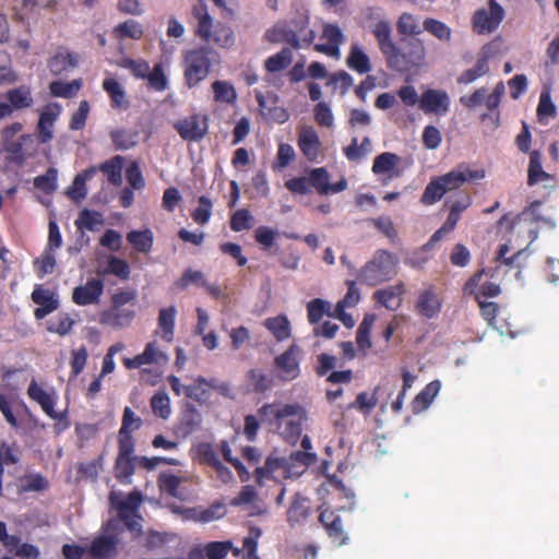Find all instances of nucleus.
Instances as JSON below:
<instances>
[{"mask_svg": "<svg viewBox=\"0 0 559 559\" xmlns=\"http://www.w3.org/2000/svg\"><path fill=\"white\" fill-rule=\"evenodd\" d=\"M304 418L305 411L298 404L296 414L289 415L284 420H281V427H277L276 430L287 442L295 443L301 435Z\"/></svg>", "mask_w": 559, "mask_h": 559, "instance_id": "22", "label": "nucleus"}, {"mask_svg": "<svg viewBox=\"0 0 559 559\" xmlns=\"http://www.w3.org/2000/svg\"><path fill=\"white\" fill-rule=\"evenodd\" d=\"M97 174V167L91 166L78 174L68 190V194L74 201L83 200L87 194L86 181L92 179Z\"/></svg>", "mask_w": 559, "mask_h": 559, "instance_id": "28", "label": "nucleus"}, {"mask_svg": "<svg viewBox=\"0 0 559 559\" xmlns=\"http://www.w3.org/2000/svg\"><path fill=\"white\" fill-rule=\"evenodd\" d=\"M372 34L388 68L397 72H406L424 62L425 46L423 41L418 38H402L401 47H399L392 39V27L389 21H379L374 25Z\"/></svg>", "mask_w": 559, "mask_h": 559, "instance_id": "1", "label": "nucleus"}, {"mask_svg": "<svg viewBox=\"0 0 559 559\" xmlns=\"http://www.w3.org/2000/svg\"><path fill=\"white\" fill-rule=\"evenodd\" d=\"M139 457L140 456L116 459L115 477L120 484H131V477L135 469V462L139 463Z\"/></svg>", "mask_w": 559, "mask_h": 559, "instance_id": "40", "label": "nucleus"}, {"mask_svg": "<svg viewBox=\"0 0 559 559\" xmlns=\"http://www.w3.org/2000/svg\"><path fill=\"white\" fill-rule=\"evenodd\" d=\"M440 388L441 384L438 380L429 382L413 400V412L419 413L427 409L439 393Z\"/></svg>", "mask_w": 559, "mask_h": 559, "instance_id": "31", "label": "nucleus"}, {"mask_svg": "<svg viewBox=\"0 0 559 559\" xmlns=\"http://www.w3.org/2000/svg\"><path fill=\"white\" fill-rule=\"evenodd\" d=\"M396 28L399 34L405 36H415L423 32L418 20L413 14L406 12L399 17Z\"/></svg>", "mask_w": 559, "mask_h": 559, "instance_id": "51", "label": "nucleus"}, {"mask_svg": "<svg viewBox=\"0 0 559 559\" xmlns=\"http://www.w3.org/2000/svg\"><path fill=\"white\" fill-rule=\"evenodd\" d=\"M297 144L309 162H316L321 154L322 144L317 131L311 126H305L299 130Z\"/></svg>", "mask_w": 559, "mask_h": 559, "instance_id": "17", "label": "nucleus"}, {"mask_svg": "<svg viewBox=\"0 0 559 559\" xmlns=\"http://www.w3.org/2000/svg\"><path fill=\"white\" fill-rule=\"evenodd\" d=\"M450 96L443 90L427 88L420 95L419 109L426 115L444 116L450 109Z\"/></svg>", "mask_w": 559, "mask_h": 559, "instance_id": "9", "label": "nucleus"}, {"mask_svg": "<svg viewBox=\"0 0 559 559\" xmlns=\"http://www.w3.org/2000/svg\"><path fill=\"white\" fill-rule=\"evenodd\" d=\"M104 293V282L100 278H90L84 285L73 288L72 301L78 306L96 305Z\"/></svg>", "mask_w": 559, "mask_h": 559, "instance_id": "12", "label": "nucleus"}, {"mask_svg": "<svg viewBox=\"0 0 559 559\" xmlns=\"http://www.w3.org/2000/svg\"><path fill=\"white\" fill-rule=\"evenodd\" d=\"M103 90L110 98V105L114 109L126 110L129 107V100L122 85L112 78L103 81Z\"/></svg>", "mask_w": 559, "mask_h": 559, "instance_id": "24", "label": "nucleus"}, {"mask_svg": "<svg viewBox=\"0 0 559 559\" xmlns=\"http://www.w3.org/2000/svg\"><path fill=\"white\" fill-rule=\"evenodd\" d=\"M488 7L489 10L478 9L473 15V28L478 34L495 32L504 17V10L496 0H489Z\"/></svg>", "mask_w": 559, "mask_h": 559, "instance_id": "8", "label": "nucleus"}, {"mask_svg": "<svg viewBox=\"0 0 559 559\" xmlns=\"http://www.w3.org/2000/svg\"><path fill=\"white\" fill-rule=\"evenodd\" d=\"M79 231H96L104 224L103 215L99 212L83 209L74 222Z\"/></svg>", "mask_w": 559, "mask_h": 559, "instance_id": "36", "label": "nucleus"}, {"mask_svg": "<svg viewBox=\"0 0 559 559\" xmlns=\"http://www.w3.org/2000/svg\"><path fill=\"white\" fill-rule=\"evenodd\" d=\"M48 487V480L40 474L25 475L21 483V490L24 492L43 491Z\"/></svg>", "mask_w": 559, "mask_h": 559, "instance_id": "63", "label": "nucleus"}, {"mask_svg": "<svg viewBox=\"0 0 559 559\" xmlns=\"http://www.w3.org/2000/svg\"><path fill=\"white\" fill-rule=\"evenodd\" d=\"M82 87L80 79L72 80L71 82L52 81L49 84V91L55 97L72 98Z\"/></svg>", "mask_w": 559, "mask_h": 559, "instance_id": "45", "label": "nucleus"}, {"mask_svg": "<svg viewBox=\"0 0 559 559\" xmlns=\"http://www.w3.org/2000/svg\"><path fill=\"white\" fill-rule=\"evenodd\" d=\"M299 346L292 344L284 353L275 357L274 366L280 371L281 380L293 381L299 377Z\"/></svg>", "mask_w": 559, "mask_h": 559, "instance_id": "10", "label": "nucleus"}, {"mask_svg": "<svg viewBox=\"0 0 559 559\" xmlns=\"http://www.w3.org/2000/svg\"><path fill=\"white\" fill-rule=\"evenodd\" d=\"M158 487L162 491L167 492L171 497L178 496V488L181 478L173 473H160L157 479Z\"/></svg>", "mask_w": 559, "mask_h": 559, "instance_id": "62", "label": "nucleus"}, {"mask_svg": "<svg viewBox=\"0 0 559 559\" xmlns=\"http://www.w3.org/2000/svg\"><path fill=\"white\" fill-rule=\"evenodd\" d=\"M489 72V64H488V55L486 52H481L475 66L471 69H467L461 73V75L457 78L459 84H469L474 81H476L478 78L484 76Z\"/></svg>", "mask_w": 559, "mask_h": 559, "instance_id": "35", "label": "nucleus"}, {"mask_svg": "<svg viewBox=\"0 0 559 559\" xmlns=\"http://www.w3.org/2000/svg\"><path fill=\"white\" fill-rule=\"evenodd\" d=\"M550 176L544 171L542 166V155L538 151H533L530 154V164L527 170V185L534 186L539 181L549 179Z\"/></svg>", "mask_w": 559, "mask_h": 559, "instance_id": "44", "label": "nucleus"}, {"mask_svg": "<svg viewBox=\"0 0 559 559\" xmlns=\"http://www.w3.org/2000/svg\"><path fill=\"white\" fill-rule=\"evenodd\" d=\"M31 298L38 306L34 310L36 320H43L59 308V300L56 294L50 289L44 288L41 285L35 286Z\"/></svg>", "mask_w": 559, "mask_h": 559, "instance_id": "16", "label": "nucleus"}, {"mask_svg": "<svg viewBox=\"0 0 559 559\" xmlns=\"http://www.w3.org/2000/svg\"><path fill=\"white\" fill-rule=\"evenodd\" d=\"M211 388H215L214 383L200 376L193 383L185 386V395L193 401L203 402L207 399Z\"/></svg>", "mask_w": 559, "mask_h": 559, "instance_id": "43", "label": "nucleus"}, {"mask_svg": "<svg viewBox=\"0 0 559 559\" xmlns=\"http://www.w3.org/2000/svg\"><path fill=\"white\" fill-rule=\"evenodd\" d=\"M116 543L111 537L95 538L90 546V555L94 559H105L115 550Z\"/></svg>", "mask_w": 559, "mask_h": 559, "instance_id": "48", "label": "nucleus"}, {"mask_svg": "<svg viewBox=\"0 0 559 559\" xmlns=\"http://www.w3.org/2000/svg\"><path fill=\"white\" fill-rule=\"evenodd\" d=\"M197 456L201 464L213 467L219 461L214 445L210 442H201L197 447Z\"/></svg>", "mask_w": 559, "mask_h": 559, "instance_id": "61", "label": "nucleus"}, {"mask_svg": "<svg viewBox=\"0 0 559 559\" xmlns=\"http://www.w3.org/2000/svg\"><path fill=\"white\" fill-rule=\"evenodd\" d=\"M74 323L75 321L70 317L69 313L62 312L58 314L56 321L48 322L47 331L50 333H56L60 336H66L71 332Z\"/></svg>", "mask_w": 559, "mask_h": 559, "instance_id": "56", "label": "nucleus"}, {"mask_svg": "<svg viewBox=\"0 0 559 559\" xmlns=\"http://www.w3.org/2000/svg\"><path fill=\"white\" fill-rule=\"evenodd\" d=\"M219 62V55L209 46H198L183 53V79L189 88L198 86L211 72L214 63Z\"/></svg>", "mask_w": 559, "mask_h": 559, "instance_id": "3", "label": "nucleus"}, {"mask_svg": "<svg viewBox=\"0 0 559 559\" xmlns=\"http://www.w3.org/2000/svg\"><path fill=\"white\" fill-rule=\"evenodd\" d=\"M201 413L194 405L188 403L181 413L178 429L183 436H189L201 426Z\"/></svg>", "mask_w": 559, "mask_h": 559, "instance_id": "26", "label": "nucleus"}, {"mask_svg": "<svg viewBox=\"0 0 559 559\" xmlns=\"http://www.w3.org/2000/svg\"><path fill=\"white\" fill-rule=\"evenodd\" d=\"M121 492L111 491L109 493V502L112 508L118 511L119 519L130 531H139L141 525L138 519V510L142 503V493L139 490L130 492L123 500Z\"/></svg>", "mask_w": 559, "mask_h": 559, "instance_id": "6", "label": "nucleus"}, {"mask_svg": "<svg viewBox=\"0 0 559 559\" xmlns=\"http://www.w3.org/2000/svg\"><path fill=\"white\" fill-rule=\"evenodd\" d=\"M122 166H123V157L120 155H116L109 160L104 162L97 167V171L100 170L105 175H107L108 181L111 185L119 186L122 182Z\"/></svg>", "mask_w": 559, "mask_h": 559, "instance_id": "41", "label": "nucleus"}, {"mask_svg": "<svg viewBox=\"0 0 559 559\" xmlns=\"http://www.w3.org/2000/svg\"><path fill=\"white\" fill-rule=\"evenodd\" d=\"M60 107L55 105V108H46L39 116L37 123L38 136L41 143L49 142L53 136V123L59 116Z\"/></svg>", "mask_w": 559, "mask_h": 559, "instance_id": "25", "label": "nucleus"}, {"mask_svg": "<svg viewBox=\"0 0 559 559\" xmlns=\"http://www.w3.org/2000/svg\"><path fill=\"white\" fill-rule=\"evenodd\" d=\"M143 34L142 25L134 20H127L116 25L111 32V35L118 40H123L126 38L139 40L142 38Z\"/></svg>", "mask_w": 559, "mask_h": 559, "instance_id": "38", "label": "nucleus"}, {"mask_svg": "<svg viewBox=\"0 0 559 559\" xmlns=\"http://www.w3.org/2000/svg\"><path fill=\"white\" fill-rule=\"evenodd\" d=\"M56 257L51 250H45V252L34 261L36 274L39 278H43L47 274H51L56 267Z\"/></svg>", "mask_w": 559, "mask_h": 559, "instance_id": "55", "label": "nucleus"}, {"mask_svg": "<svg viewBox=\"0 0 559 559\" xmlns=\"http://www.w3.org/2000/svg\"><path fill=\"white\" fill-rule=\"evenodd\" d=\"M5 98L13 107V110L29 108L34 102L31 88L25 85L9 90L5 94Z\"/></svg>", "mask_w": 559, "mask_h": 559, "instance_id": "34", "label": "nucleus"}, {"mask_svg": "<svg viewBox=\"0 0 559 559\" xmlns=\"http://www.w3.org/2000/svg\"><path fill=\"white\" fill-rule=\"evenodd\" d=\"M377 391L378 389L372 394L368 392L358 393L355 401L348 405V408L369 415L378 404Z\"/></svg>", "mask_w": 559, "mask_h": 559, "instance_id": "49", "label": "nucleus"}, {"mask_svg": "<svg viewBox=\"0 0 559 559\" xmlns=\"http://www.w3.org/2000/svg\"><path fill=\"white\" fill-rule=\"evenodd\" d=\"M370 223L382 233L391 242H395L399 239V233L394 226V223L390 216H379L371 218Z\"/></svg>", "mask_w": 559, "mask_h": 559, "instance_id": "59", "label": "nucleus"}, {"mask_svg": "<svg viewBox=\"0 0 559 559\" xmlns=\"http://www.w3.org/2000/svg\"><path fill=\"white\" fill-rule=\"evenodd\" d=\"M117 66L129 70L136 79L145 80L148 76L150 64L144 59H131L129 57L121 58L117 61Z\"/></svg>", "mask_w": 559, "mask_h": 559, "instance_id": "47", "label": "nucleus"}, {"mask_svg": "<svg viewBox=\"0 0 559 559\" xmlns=\"http://www.w3.org/2000/svg\"><path fill=\"white\" fill-rule=\"evenodd\" d=\"M285 188L294 195H307L314 189L320 195L338 193L347 188V180L341 178L330 183V174L325 167L312 168L308 176L293 177L285 181Z\"/></svg>", "mask_w": 559, "mask_h": 559, "instance_id": "2", "label": "nucleus"}, {"mask_svg": "<svg viewBox=\"0 0 559 559\" xmlns=\"http://www.w3.org/2000/svg\"><path fill=\"white\" fill-rule=\"evenodd\" d=\"M110 138L117 150L126 151L136 144L135 135L124 129L112 130Z\"/></svg>", "mask_w": 559, "mask_h": 559, "instance_id": "64", "label": "nucleus"}, {"mask_svg": "<svg viewBox=\"0 0 559 559\" xmlns=\"http://www.w3.org/2000/svg\"><path fill=\"white\" fill-rule=\"evenodd\" d=\"M145 80L148 81V85L151 88L157 92L165 91L168 86V80L164 72L163 63L159 62L154 64L153 70L148 71V76H146Z\"/></svg>", "mask_w": 559, "mask_h": 559, "instance_id": "58", "label": "nucleus"}, {"mask_svg": "<svg viewBox=\"0 0 559 559\" xmlns=\"http://www.w3.org/2000/svg\"><path fill=\"white\" fill-rule=\"evenodd\" d=\"M247 379L254 392L263 393L272 386V378L259 369H250Z\"/></svg>", "mask_w": 559, "mask_h": 559, "instance_id": "53", "label": "nucleus"}, {"mask_svg": "<svg viewBox=\"0 0 559 559\" xmlns=\"http://www.w3.org/2000/svg\"><path fill=\"white\" fill-rule=\"evenodd\" d=\"M298 404H283L274 402L264 404L258 409V415L261 423L267 424L271 428L275 429L281 427V420L287 416L296 414Z\"/></svg>", "mask_w": 559, "mask_h": 559, "instance_id": "11", "label": "nucleus"}, {"mask_svg": "<svg viewBox=\"0 0 559 559\" xmlns=\"http://www.w3.org/2000/svg\"><path fill=\"white\" fill-rule=\"evenodd\" d=\"M192 15L198 20L195 35L202 40L206 43L212 40L222 48H228L234 45L235 36L231 27L222 22L214 24L206 4L193 7Z\"/></svg>", "mask_w": 559, "mask_h": 559, "instance_id": "5", "label": "nucleus"}, {"mask_svg": "<svg viewBox=\"0 0 559 559\" xmlns=\"http://www.w3.org/2000/svg\"><path fill=\"white\" fill-rule=\"evenodd\" d=\"M311 513L309 499L296 493L286 512L287 522L292 527L304 524Z\"/></svg>", "mask_w": 559, "mask_h": 559, "instance_id": "23", "label": "nucleus"}, {"mask_svg": "<svg viewBox=\"0 0 559 559\" xmlns=\"http://www.w3.org/2000/svg\"><path fill=\"white\" fill-rule=\"evenodd\" d=\"M296 157L294 147L288 143L278 145L275 162L272 165L273 170H282L286 168Z\"/></svg>", "mask_w": 559, "mask_h": 559, "instance_id": "57", "label": "nucleus"}, {"mask_svg": "<svg viewBox=\"0 0 559 559\" xmlns=\"http://www.w3.org/2000/svg\"><path fill=\"white\" fill-rule=\"evenodd\" d=\"M47 66L53 75H60L74 69L78 66V59L69 52H57L48 60Z\"/></svg>", "mask_w": 559, "mask_h": 559, "instance_id": "39", "label": "nucleus"}, {"mask_svg": "<svg viewBox=\"0 0 559 559\" xmlns=\"http://www.w3.org/2000/svg\"><path fill=\"white\" fill-rule=\"evenodd\" d=\"M293 61V52L289 48H283L277 53L270 56L264 63L267 72L275 73L286 69Z\"/></svg>", "mask_w": 559, "mask_h": 559, "instance_id": "46", "label": "nucleus"}, {"mask_svg": "<svg viewBox=\"0 0 559 559\" xmlns=\"http://www.w3.org/2000/svg\"><path fill=\"white\" fill-rule=\"evenodd\" d=\"M264 326L272 333L277 342L286 341L292 335V328L288 318L284 314L267 318Z\"/></svg>", "mask_w": 559, "mask_h": 559, "instance_id": "29", "label": "nucleus"}, {"mask_svg": "<svg viewBox=\"0 0 559 559\" xmlns=\"http://www.w3.org/2000/svg\"><path fill=\"white\" fill-rule=\"evenodd\" d=\"M442 300L437 295L436 287L429 285L423 289L417 297L415 302V310L417 313L425 319H433L441 312Z\"/></svg>", "mask_w": 559, "mask_h": 559, "instance_id": "13", "label": "nucleus"}, {"mask_svg": "<svg viewBox=\"0 0 559 559\" xmlns=\"http://www.w3.org/2000/svg\"><path fill=\"white\" fill-rule=\"evenodd\" d=\"M504 93V85L502 82H499L491 94H488L486 98V107L489 111H495L492 116L490 112H485L480 116L481 121H486L487 119H491L493 128H498L500 124V112L498 107L501 103V97Z\"/></svg>", "mask_w": 559, "mask_h": 559, "instance_id": "27", "label": "nucleus"}, {"mask_svg": "<svg viewBox=\"0 0 559 559\" xmlns=\"http://www.w3.org/2000/svg\"><path fill=\"white\" fill-rule=\"evenodd\" d=\"M27 395L31 400L38 403L41 409L45 412L47 416L51 419H60L61 414L55 411L56 400L53 395L47 391H45L36 380H32L27 388Z\"/></svg>", "mask_w": 559, "mask_h": 559, "instance_id": "21", "label": "nucleus"}, {"mask_svg": "<svg viewBox=\"0 0 559 559\" xmlns=\"http://www.w3.org/2000/svg\"><path fill=\"white\" fill-rule=\"evenodd\" d=\"M174 129L180 138L188 142H200L209 132V116L194 112L174 123Z\"/></svg>", "mask_w": 559, "mask_h": 559, "instance_id": "7", "label": "nucleus"}, {"mask_svg": "<svg viewBox=\"0 0 559 559\" xmlns=\"http://www.w3.org/2000/svg\"><path fill=\"white\" fill-rule=\"evenodd\" d=\"M176 313L177 310L175 306L162 308L158 312L157 325L162 331V338L167 343L174 340Z\"/></svg>", "mask_w": 559, "mask_h": 559, "instance_id": "32", "label": "nucleus"}, {"mask_svg": "<svg viewBox=\"0 0 559 559\" xmlns=\"http://www.w3.org/2000/svg\"><path fill=\"white\" fill-rule=\"evenodd\" d=\"M214 99L218 103L234 104L237 99L235 87L227 81H215L212 83Z\"/></svg>", "mask_w": 559, "mask_h": 559, "instance_id": "50", "label": "nucleus"}, {"mask_svg": "<svg viewBox=\"0 0 559 559\" xmlns=\"http://www.w3.org/2000/svg\"><path fill=\"white\" fill-rule=\"evenodd\" d=\"M374 321V316H365L356 332V343L359 349L371 347L370 332Z\"/></svg>", "mask_w": 559, "mask_h": 559, "instance_id": "54", "label": "nucleus"}, {"mask_svg": "<svg viewBox=\"0 0 559 559\" xmlns=\"http://www.w3.org/2000/svg\"><path fill=\"white\" fill-rule=\"evenodd\" d=\"M347 67L359 74H365L371 71V62L367 53L358 46L352 45L349 53L346 59Z\"/></svg>", "mask_w": 559, "mask_h": 559, "instance_id": "33", "label": "nucleus"}, {"mask_svg": "<svg viewBox=\"0 0 559 559\" xmlns=\"http://www.w3.org/2000/svg\"><path fill=\"white\" fill-rule=\"evenodd\" d=\"M400 160L401 157L395 153H381L373 159L371 170L377 176L385 175L386 179L383 180V185H386L389 180L396 178L401 175L400 170L396 168Z\"/></svg>", "mask_w": 559, "mask_h": 559, "instance_id": "20", "label": "nucleus"}, {"mask_svg": "<svg viewBox=\"0 0 559 559\" xmlns=\"http://www.w3.org/2000/svg\"><path fill=\"white\" fill-rule=\"evenodd\" d=\"M127 240L136 252L148 253L153 248L154 234L150 228L131 230L127 234Z\"/></svg>", "mask_w": 559, "mask_h": 559, "instance_id": "30", "label": "nucleus"}, {"mask_svg": "<svg viewBox=\"0 0 559 559\" xmlns=\"http://www.w3.org/2000/svg\"><path fill=\"white\" fill-rule=\"evenodd\" d=\"M134 318L133 309L109 307L99 313V323L112 329H122L131 325Z\"/></svg>", "mask_w": 559, "mask_h": 559, "instance_id": "19", "label": "nucleus"}, {"mask_svg": "<svg viewBox=\"0 0 559 559\" xmlns=\"http://www.w3.org/2000/svg\"><path fill=\"white\" fill-rule=\"evenodd\" d=\"M406 293L403 282L379 289L373 293V300L390 311H396L402 306V297Z\"/></svg>", "mask_w": 559, "mask_h": 559, "instance_id": "18", "label": "nucleus"}, {"mask_svg": "<svg viewBox=\"0 0 559 559\" xmlns=\"http://www.w3.org/2000/svg\"><path fill=\"white\" fill-rule=\"evenodd\" d=\"M399 259L384 249L374 252L358 273V281L368 286H377L392 280L397 274Z\"/></svg>", "mask_w": 559, "mask_h": 559, "instance_id": "4", "label": "nucleus"}, {"mask_svg": "<svg viewBox=\"0 0 559 559\" xmlns=\"http://www.w3.org/2000/svg\"><path fill=\"white\" fill-rule=\"evenodd\" d=\"M151 408L155 416L167 419L171 414L170 401L167 393L156 392L150 401Z\"/></svg>", "mask_w": 559, "mask_h": 559, "instance_id": "52", "label": "nucleus"}, {"mask_svg": "<svg viewBox=\"0 0 559 559\" xmlns=\"http://www.w3.org/2000/svg\"><path fill=\"white\" fill-rule=\"evenodd\" d=\"M98 275H115L120 281H128L131 274L130 264L121 258L116 255H110L107 261V266L105 270L97 271Z\"/></svg>", "mask_w": 559, "mask_h": 559, "instance_id": "37", "label": "nucleus"}, {"mask_svg": "<svg viewBox=\"0 0 559 559\" xmlns=\"http://www.w3.org/2000/svg\"><path fill=\"white\" fill-rule=\"evenodd\" d=\"M484 177V170H473L464 164H461L445 175L440 176L447 192L459 189L466 182L479 180Z\"/></svg>", "mask_w": 559, "mask_h": 559, "instance_id": "14", "label": "nucleus"}, {"mask_svg": "<svg viewBox=\"0 0 559 559\" xmlns=\"http://www.w3.org/2000/svg\"><path fill=\"white\" fill-rule=\"evenodd\" d=\"M321 38L326 43L316 44L314 50L330 57H340V46L344 41V34L338 25L328 23L323 26Z\"/></svg>", "mask_w": 559, "mask_h": 559, "instance_id": "15", "label": "nucleus"}, {"mask_svg": "<svg viewBox=\"0 0 559 559\" xmlns=\"http://www.w3.org/2000/svg\"><path fill=\"white\" fill-rule=\"evenodd\" d=\"M445 193H447V190H445L444 183L441 181L440 176L435 177L426 186V188L420 197V202L424 205H432V204L439 202Z\"/></svg>", "mask_w": 559, "mask_h": 559, "instance_id": "42", "label": "nucleus"}, {"mask_svg": "<svg viewBox=\"0 0 559 559\" xmlns=\"http://www.w3.org/2000/svg\"><path fill=\"white\" fill-rule=\"evenodd\" d=\"M329 302L321 298L310 300L307 305L309 322L311 324L318 323L323 318V316L329 312Z\"/></svg>", "mask_w": 559, "mask_h": 559, "instance_id": "60", "label": "nucleus"}]
</instances>
